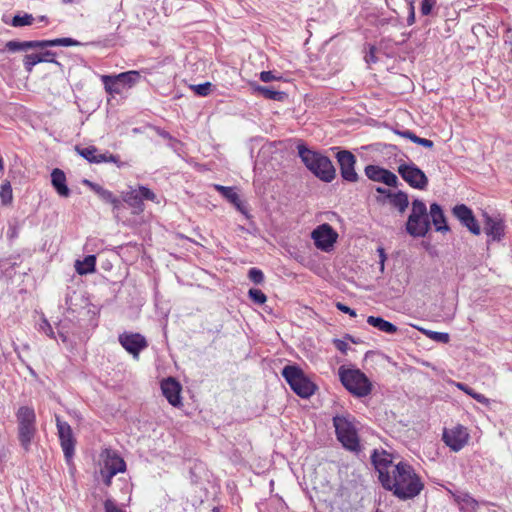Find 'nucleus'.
<instances>
[{
  "instance_id": "obj_1",
  "label": "nucleus",
  "mask_w": 512,
  "mask_h": 512,
  "mask_svg": "<svg viewBox=\"0 0 512 512\" xmlns=\"http://www.w3.org/2000/svg\"><path fill=\"white\" fill-rule=\"evenodd\" d=\"M382 486L401 500L412 499L420 494L424 484L414 469L405 462H399L391 474L381 482Z\"/></svg>"
},
{
  "instance_id": "obj_2",
  "label": "nucleus",
  "mask_w": 512,
  "mask_h": 512,
  "mask_svg": "<svg viewBox=\"0 0 512 512\" xmlns=\"http://www.w3.org/2000/svg\"><path fill=\"white\" fill-rule=\"evenodd\" d=\"M297 149L301 161L315 177L327 183L334 180L336 170L327 156L307 148L304 144H299Z\"/></svg>"
},
{
  "instance_id": "obj_3",
  "label": "nucleus",
  "mask_w": 512,
  "mask_h": 512,
  "mask_svg": "<svg viewBox=\"0 0 512 512\" xmlns=\"http://www.w3.org/2000/svg\"><path fill=\"white\" fill-rule=\"evenodd\" d=\"M18 439L25 451L30 449L36 434V414L33 408L21 406L16 412Z\"/></svg>"
},
{
  "instance_id": "obj_4",
  "label": "nucleus",
  "mask_w": 512,
  "mask_h": 512,
  "mask_svg": "<svg viewBox=\"0 0 512 512\" xmlns=\"http://www.w3.org/2000/svg\"><path fill=\"white\" fill-rule=\"evenodd\" d=\"M339 377L344 387L357 397L370 394L372 384L367 376L359 369L339 368Z\"/></svg>"
},
{
  "instance_id": "obj_5",
  "label": "nucleus",
  "mask_w": 512,
  "mask_h": 512,
  "mask_svg": "<svg viewBox=\"0 0 512 512\" xmlns=\"http://www.w3.org/2000/svg\"><path fill=\"white\" fill-rule=\"evenodd\" d=\"M429 229L430 221L426 204L422 200L415 199L406 223V231L413 237H424Z\"/></svg>"
},
{
  "instance_id": "obj_6",
  "label": "nucleus",
  "mask_w": 512,
  "mask_h": 512,
  "mask_svg": "<svg viewBox=\"0 0 512 512\" xmlns=\"http://www.w3.org/2000/svg\"><path fill=\"white\" fill-rule=\"evenodd\" d=\"M337 439L342 445L350 451L360 450V442L357 434V428L353 419L346 416H335L333 418Z\"/></svg>"
},
{
  "instance_id": "obj_7",
  "label": "nucleus",
  "mask_w": 512,
  "mask_h": 512,
  "mask_svg": "<svg viewBox=\"0 0 512 512\" xmlns=\"http://www.w3.org/2000/svg\"><path fill=\"white\" fill-rule=\"evenodd\" d=\"M282 376L288 382L291 389L302 398H308L315 392V384L296 366H285L282 370Z\"/></svg>"
},
{
  "instance_id": "obj_8",
  "label": "nucleus",
  "mask_w": 512,
  "mask_h": 512,
  "mask_svg": "<svg viewBox=\"0 0 512 512\" xmlns=\"http://www.w3.org/2000/svg\"><path fill=\"white\" fill-rule=\"evenodd\" d=\"M100 475L106 486L111 485L113 476L117 473L124 472L126 469L125 461L111 449H104L101 454Z\"/></svg>"
},
{
  "instance_id": "obj_9",
  "label": "nucleus",
  "mask_w": 512,
  "mask_h": 512,
  "mask_svg": "<svg viewBox=\"0 0 512 512\" xmlns=\"http://www.w3.org/2000/svg\"><path fill=\"white\" fill-rule=\"evenodd\" d=\"M397 172L412 188L424 190L428 185L426 174L412 161H402L397 168Z\"/></svg>"
},
{
  "instance_id": "obj_10",
  "label": "nucleus",
  "mask_w": 512,
  "mask_h": 512,
  "mask_svg": "<svg viewBox=\"0 0 512 512\" xmlns=\"http://www.w3.org/2000/svg\"><path fill=\"white\" fill-rule=\"evenodd\" d=\"M143 200L156 202V194L145 186H139L123 193V201L133 209L134 214H140L144 211Z\"/></svg>"
},
{
  "instance_id": "obj_11",
  "label": "nucleus",
  "mask_w": 512,
  "mask_h": 512,
  "mask_svg": "<svg viewBox=\"0 0 512 512\" xmlns=\"http://www.w3.org/2000/svg\"><path fill=\"white\" fill-rule=\"evenodd\" d=\"M55 421L65 460L70 464L74 456L76 444L72 428L67 422L62 421L59 416H55Z\"/></svg>"
},
{
  "instance_id": "obj_12",
  "label": "nucleus",
  "mask_w": 512,
  "mask_h": 512,
  "mask_svg": "<svg viewBox=\"0 0 512 512\" xmlns=\"http://www.w3.org/2000/svg\"><path fill=\"white\" fill-rule=\"evenodd\" d=\"M444 443L454 452L462 450L470 439L468 429L463 425L445 428L442 437Z\"/></svg>"
},
{
  "instance_id": "obj_13",
  "label": "nucleus",
  "mask_w": 512,
  "mask_h": 512,
  "mask_svg": "<svg viewBox=\"0 0 512 512\" xmlns=\"http://www.w3.org/2000/svg\"><path fill=\"white\" fill-rule=\"evenodd\" d=\"M311 237L318 249L328 252L336 243L338 234L331 225L324 223L312 231Z\"/></svg>"
},
{
  "instance_id": "obj_14",
  "label": "nucleus",
  "mask_w": 512,
  "mask_h": 512,
  "mask_svg": "<svg viewBox=\"0 0 512 512\" xmlns=\"http://www.w3.org/2000/svg\"><path fill=\"white\" fill-rule=\"evenodd\" d=\"M118 340L121 346L136 360L139 359L140 352L148 346L145 337L139 333L124 332L119 335Z\"/></svg>"
},
{
  "instance_id": "obj_15",
  "label": "nucleus",
  "mask_w": 512,
  "mask_h": 512,
  "mask_svg": "<svg viewBox=\"0 0 512 512\" xmlns=\"http://www.w3.org/2000/svg\"><path fill=\"white\" fill-rule=\"evenodd\" d=\"M337 161L340 165L342 178L349 182H356L358 174L355 171V156L350 151L342 150L337 153Z\"/></svg>"
},
{
  "instance_id": "obj_16",
  "label": "nucleus",
  "mask_w": 512,
  "mask_h": 512,
  "mask_svg": "<svg viewBox=\"0 0 512 512\" xmlns=\"http://www.w3.org/2000/svg\"><path fill=\"white\" fill-rule=\"evenodd\" d=\"M371 460L376 471L378 472V478L380 482H382L385 477H388V475L393 471V468L396 466V464L393 463L391 454L384 450H375L371 456Z\"/></svg>"
},
{
  "instance_id": "obj_17",
  "label": "nucleus",
  "mask_w": 512,
  "mask_h": 512,
  "mask_svg": "<svg viewBox=\"0 0 512 512\" xmlns=\"http://www.w3.org/2000/svg\"><path fill=\"white\" fill-rule=\"evenodd\" d=\"M453 215L474 235L481 233L480 226L475 219L472 210L464 204L456 205L452 210Z\"/></svg>"
},
{
  "instance_id": "obj_18",
  "label": "nucleus",
  "mask_w": 512,
  "mask_h": 512,
  "mask_svg": "<svg viewBox=\"0 0 512 512\" xmlns=\"http://www.w3.org/2000/svg\"><path fill=\"white\" fill-rule=\"evenodd\" d=\"M365 174L372 181L381 182L390 187L398 185V177L394 173L377 165L366 166Z\"/></svg>"
},
{
  "instance_id": "obj_19",
  "label": "nucleus",
  "mask_w": 512,
  "mask_h": 512,
  "mask_svg": "<svg viewBox=\"0 0 512 512\" xmlns=\"http://www.w3.org/2000/svg\"><path fill=\"white\" fill-rule=\"evenodd\" d=\"M484 231L489 238V241H500L504 236V223L498 217H492L484 214Z\"/></svg>"
},
{
  "instance_id": "obj_20",
  "label": "nucleus",
  "mask_w": 512,
  "mask_h": 512,
  "mask_svg": "<svg viewBox=\"0 0 512 512\" xmlns=\"http://www.w3.org/2000/svg\"><path fill=\"white\" fill-rule=\"evenodd\" d=\"M76 151L86 160L91 163H103V162H114L118 161V157L109 153H100L94 146L85 148L76 147Z\"/></svg>"
},
{
  "instance_id": "obj_21",
  "label": "nucleus",
  "mask_w": 512,
  "mask_h": 512,
  "mask_svg": "<svg viewBox=\"0 0 512 512\" xmlns=\"http://www.w3.org/2000/svg\"><path fill=\"white\" fill-rule=\"evenodd\" d=\"M161 389L163 395L166 397V399L171 405L178 406L179 404H181V386L175 379L167 378L163 380L161 383Z\"/></svg>"
},
{
  "instance_id": "obj_22",
  "label": "nucleus",
  "mask_w": 512,
  "mask_h": 512,
  "mask_svg": "<svg viewBox=\"0 0 512 512\" xmlns=\"http://www.w3.org/2000/svg\"><path fill=\"white\" fill-rule=\"evenodd\" d=\"M51 183H52V186L57 191L59 196L65 197V198L69 197L70 189L68 188V186L66 184V176L62 170L55 168L52 171Z\"/></svg>"
},
{
  "instance_id": "obj_23",
  "label": "nucleus",
  "mask_w": 512,
  "mask_h": 512,
  "mask_svg": "<svg viewBox=\"0 0 512 512\" xmlns=\"http://www.w3.org/2000/svg\"><path fill=\"white\" fill-rule=\"evenodd\" d=\"M428 215L431 217L432 223L435 226L436 231H449V226L446 223V218L440 205H438L437 203H432L430 205V212Z\"/></svg>"
},
{
  "instance_id": "obj_24",
  "label": "nucleus",
  "mask_w": 512,
  "mask_h": 512,
  "mask_svg": "<svg viewBox=\"0 0 512 512\" xmlns=\"http://www.w3.org/2000/svg\"><path fill=\"white\" fill-rule=\"evenodd\" d=\"M450 493L462 511L474 512L477 510L478 502L470 494L466 492L454 493L451 491Z\"/></svg>"
},
{
  "instance_id": "obj_25",
  "label": "nucleus",
  "mask_w": 512,
  "mask_h": 512,
  "mask_svg": "<svg viewBox=\"0 0 512 512\" xmlns=\"http://www.w3.org/2000/svg\"><path fill=\"white\" fill-rule=\"evenodd\" d=\"M367 323L379 331L387 334H394L398 330V328L393 323L386 321L381 317L369 316L367 318Z\"/></svg>"
},
{
  "instance_id": "obj_26",
  "label": "nucleus",
  "mask_w": 512,
  "mask_h": 512,
  "mask_svg": "<svg viewBox=\"0 0 512 512\" xmlns=\"http://www.w3.org/2000/svg\"><path fill=\"white\" fill-rule=\"evenodd\" d=\"M251 86L255 92L262 95L266 99L283 101L287 97V94L285 92L277 91L269 87L260 86L255 83L251 84Z\"/></svg>"
},
{
  "instance_id": "obj_27",
  "label": "nucleus",
  "mask_w": 512,
  "mask_h": 512,
  "mask_svg": "<svg viewBox=\"0 0 512 512\" xmlns=\"http://www.w3.org/2000/svg\"><path fill=\"white\" fill-rule=\"evenodd\" d=\"M388 199L390 204L397 208L400 213L405 212L409 205L408 195L403 191L389 192Z\"/></svg>"
},
{
  "instance_id": "obj_28",
  "label": "nucleus",
  "mask_w": 512,
  "mask_h": 512,
  "mask_svg": "<svg viewBox=\"0 0 512 512\" xmlns=\"http://www.w3.org/2000/svg\"><path fill=\"white\" fill-rule=\"evenodd\" d=\"M6 48L10 52L27 51L29 49L41 48V41H8Z\"/></svg>"
},
{
  "instance_id": "obj_29",
  "label": "nucleus",
  "mask_w": 512,
  "mask_h": 512,
  "mask_svg": "<svg viewBox=\"0 0 512 512\" xmlns=\"http://www.w3.org/2000/svg\"><path fill=\"white\" fill-rule=\"evenodd\" d=\"M96 257L94 255H88L83 261H76L75 268L78 274L85 275L92 273L95 270Z\"/></svg>"
},
{
  "instance_id": "obj_30",
  "label": "nucleus",
  "mask_w": 512,
  "mask_h": 512,
  "mask_svg": "<svg viewBox=\"0 0 512 512\" xmlns=\"http://www.w3.org/2000/svg\"><path fill=\"white\" fill-rule=\"evenodd\" d=\"M215 189L222 194L223 197H225L228 201H230L232 204H234L238 210L242 211L241 209V201L232 187H226L222 185H215Z\"/></svg>"
},
{
  "instance_id": "obj_31",
  "label": "nucleus",
  "mask_w": 512,
  "mask_h": 512,
  "mask_svg": "<svg viewBox=\"0 0 512 512\" xmlns=\"http://www.w3.org/2000/svg\"><path fill=\"white\" fill-rule=\"evenodd\" d=\"M101 80L104 84L105 90L107 93L113 95V94H120L121 88H120V80L116 76H110V75H103L101 77Z\"/></svg>"
},
{
  "instance_id": "obj_32",
  "label": "nucleus",
  "mask_w": 512,
  "mask_h": 512,
  "mask_svg": "<svg viewBox=\"0 0 512 512\" xmlns=\"http://www.w3.org/2000/svg\"><path fill=\"white\" fill-rule=\"evenodd\" d=\"M78 42L72 38H57L53 40H42L41 41V48L44 47H53V46H75Z\"/></svg>"
},
{
  "instance_id": "obj_33",
  "label": "nucleus",
  "mask_w": 512,
  "mask_h": 512,
  "mask_svg": "<svg viewBox=\"0 0 512 512\" xmlns=\"http://www.w3.org/2000/svg\"><path fill=\"white\" fill-rule=\"evenodd\" d=\"M418 330L421 333H423L426 337H428L429 339L439 342V343L446 344L450 340L449 334L445 333V332H437V331H432V330H428V329H424V328H418Z\"/></svg>"
},
{
  "instance_id": "obj_34",
  "label": "nucleus",
  "mask_w": 512,
  "mask_h": 512,
  "mask_svg": "<svg viewBox=\"0 0 512 512\" xmlns=\"http://www.w3.org/2000/svg\"><path fill=\"white\" fill-rule=\"evenodd\" d=\"M84 184L89 186L104 202H107L108 200H111L112 192L103 188L102 186L93 183L89 180H85Z\"/></svg>"
},
{
  "instance_id": "obj_35",
  "label": "nucleus",
  "mask_w": 512,
  "mask_h": 512,
  "mask_svg": "<svg viewBox=\"0 0 512 512\" xmlns=\"http://www.w3.org/2000/svg\"><path fill=\"white\" fill-rule=\"evenodd\" d=\"M117 78L120 80L121 83L132 86L139 81L140 73L138 71L123 72L118 74Z\"/></svg>"
},
{
  "instance_id": "obj_36",
  "label": "nucleus",
  "mask_w": 512,
  "mask_h": 512,
  "mask_svg": "<svg viewBox=\"0 0 512 512\" xmlns=\"http://www.w3.org/2000/svg\"><path fill=\"white\" fill-rule=\"evenodd\" d=\"M34 21V18L31 14L25 13L24 15H15L12 19V26L14 27H22L31 25Z\"/></svg>"
},
{
  "instance_id": "obj_37",
  "label": "nucleus",
  "mask_w": 512,
  "mask_h": 512,
  "mask_svg": "<svg viewBox=\"0 0 512 512\" xmlns=\"http://www.w3.org/2000/svg\"><path fill=\"white\" fill-rule=\"evenodd\" d=\"M23 62H24V67H25L26 71L31 72L33 67L36 64L41 63V55H39V54L25 55Z\"/></svg>"
},
{
  "instance_id": "obj_38",
  "label": "nucleus",
  "mask_w": 512,
  "mask_h": 512,
  "mask_svg": "<svg viewBox=\"0 0 512 512\" xmlns=\"http://www.w3.org/2000/svg\"><path fill=\"white\" fill-rule=\"evenodd\" d=\"M0 197H1L2 204L7 205V204L11 203L13 196H12V188H11V185L9 182H6L1 186Z\"/></svg>"
},
{
  "instance_id": "obj_39",
  "label": "nucleus",
  "mask_w": 512,
  "mask_h": 512,
  "mask_svg": "<svg viewBox=\"0 0 512 512\" xmlns=\"http://www.w3.org/2000/svg\"><path fill=\"white\" fill-rule=\"evenodd\" d=\"M249 298L258 305H262L267 301L266 295L260 290L252 288L248 291Z\"/></svg>"
},
{
  "instance_id": "obj_40",
  "label": "nucleus",
  "mask_w": 512,
  "mask_h": 512,
  "mask_svg": "<svg viewBox=\"0 0 512 512\" xmlns=\"http://www.w3.org/2000/svg\"><path fill=\"white\" fill-rule=\"evenodd\" d=\"M104 512H126L118 503L112 499L107 498L103 502Z\"/></svg>"
},
{
  "instance_id": "obj_41",
  "label": "nucleus",
  "mask_w": 512,
  "mask_h": 512,
  "mask_svg": "<svg viewBox=\"0 0 512 512\" xmlns=\"http://www.w3.org/2000/svg\"><path fill=\"white\" fill-rule=\"evenodd\" d=\"M212 84L205 82L198 85H192L191 89L199 96H207L211 91Z\"/></svg>"
},
{
  "instance_id": "obj_42",
  "label": "nucleus",
  "mask_w": 512,
  "mask_h": 512,
  "mask_svg": "<svg viewBox=\"0 0 512 512\" xmlns=\"http://www.w3.org/2000/svg\"><path fill=\"white\" fill-rule=\"evenodd\" d=\"M249 279L255 284H261L264 281V274L257 268H251L248 272Z\"/></svg>"
},
{
  "instance_id": "obj_43",
  "label": "nucleus",
  "mask_w": 512,
  "mask_h": 512,
  "mask_svg": "<svg viewBox=\"0 0 512 512\" xmlns=\"http://www.w3.org/2000/svg\"><path fill=\"white\" fill-rule=\"evenodd\" d=\"M437 0H422L421 2V13L422 15H429L436 5Z\"/></svg>"
},
{
  "instance_id": "obj_44",
  "label": "nucleus",
  "mask_w": 512,
  "mask_h": 512,
  "mask_svg": "<svg viewBox=\"0 0 512 512\" xmlns=\"http://www.w3.org/2000/svg\"><path fill=\"white\" fill-rule=\"evenodd\" d=\"M336 307H337L338 310H340L343 313H346V314L350 315L351 317H356L357 316L355 310L351 309L350 307L346 306L345 304H343L341 302H337L336 303Z\"/></svg>"
},
{
  "instance_id": "obj_45",
  "label": "nucleus",
  "mask_w": 512,
  "mask_h": 512,
  "mask_svg": "<svg viewBox=\"0 0 512 512\" xmlns=\"http://www.w3.org/2000/svg\"><path fill=\"white\" fill-rule=\"evenodd\" d=\"M40 329L49 337L55 338L53 329L47 320H43V322L40 325Z\"/></svg>"
},
{
  "instance_id": "obj_46",
  "label": "nucleus",
  "mask_w": 512,
  "mask_h": 512,
  "mask_svg": "<svg viewBox=\"0 0 512 512\" xmlns=\"http://www.w3.org/2000/svg\"><path fill=\"white\" fill-rule=\"evenodd\" d=\"M278 79L271 71H262L260 73V80L263 82H271Z\"/></svg>"
},
{
  "instance_id": "obj_47",
  "label": "nucleus",
  "mask_w": 512,
  "mask_h": 512,
  "mask_svg": "<svg viewBox=\"0 0 512 512\" xmlns=\"http://www.w3.org/2000/svg\"><path fill=\"white\" fill-rule=\"evenodd\" d=\"M395 133L400 135V136H402V137H404V138H407V139L411 140L412 142H415V140L417 139V135L414 134L410 130H404V131L396 130Z\"/></svg>"
},
{
  "instance_id": "obj_48",
  "label": "nucleus",
  "mask_w": 512,
  "mask_h": 512,
  "mask_svg": "<svg viewBox=\"0 0 512 512\" xmlns=\"http://www.w3.org/2000/svg\"><path fill=\"white\" fill-rule=\"evenodd\" d=\"M414 143H416L418 145H421V146H423L425 148H429V149L434 146L433 141H431L429 139H426V138H421V137H418V136H417V139L415 140Z\"/></svg>"
},
{
  "instance_id": "obj_49",
  "label": "nucleus",
  "mask_w": 512,
  "mask_h": 512,
  "mask_svg": "<svg viewBox=\"0 0 512 512\" xmlns=\"http://www.w3.org/2000/svg\"><path fill=\"white\" fill-rule=\"evenodd\" d=\"M471 397L481 404L487 405L489 403L488 398H486L483 394L477 393L475 391L471 393Z\"/></svg>"
},
{
  "instance_id": "obj_50",
  "label": "nucleus",
  "mask_w": 512,
  "mask_h": 512,
  "mask_svg": "<svg viewBox=\"0 0 512 512\" xmlns=\"http://www.w3.org/2000/svg\"><path fill=\"white\" fill-rule=\"evenodd\" d=\"M471 397L481 404L487 405L489 403L488 398H486L483 394L477 393L475 391L471 393Z\"/></svg>"
},
{
  "instance_id": "obj_51",
  "label": "nucleus",
  "mask_w": 512,
  "mask_h": 512,
  "mask_svg": "<svg viewBox=\"0 0 512 512\" xmlns=\"http://www.w3.org/2000/svg\"><path fill=\"white\" fill-rule=\"evenodd\" d=\"M40 55H41V62H51V63L56 62L53 58L54 53H52L51 51H46L44 53H41Z\"/></svg>"
},
{
  "instance_id": "obj_52",
  "label": "nucleus",
  "mask_w": 512,
  "mask_h": 512,
  "mask_svg": "<svg viewBox=\"0 0 512 512\" xmlns=\"http://www.w3.org/2000/svg\"><path fill=\"white\" fill-rule=\"evenodd\" d=\"M453 384L460 390H462L463 392H465L466 394H468L469 396H471V393H473V389L468 387L466 384L464 383H461V382H453Z\"/></svg>"
},
{
  "instance_id": "obj_53",
  "label": "nucleus",
  "mask_w": 512,
  "mask_h": 512,
  "mask_svg": "<svg viewBox=\"0 0 512 512\" xmlns=\"http://www.w3.org/2000/svg\"><path fill=\"white\" fill-rule=\"evenodd\" d=\"M377 252L379 253V258H380V270L383 271L384 266H385V260H386L385 250H384V248L379 247L377 249Z\"/></svg>"
},
{
  "instance_id": "obj_54",
  "label": "nucleus",
  "mask_w": 512,
  "mask_h": 512,
  "mask_svg": "<svg viewBox=\"0 0 512 512\" xmlns=\"http://www.w3.org/2000/svg\"><path fill=\"white\" fill-rule=\"evenodd\" d=\"M334 343H335L336 348H337L338 350H340L341 352L345 353V352L347 351V349H348V344H347L345 341H343V340H339V339H336V340L334 341Z\"/></svg>"
},
{
  "instance_id": "obj_55",
  "label": "nucleus",
  "mask_w": 512,
  "mask_h": 512,
  "mask_svg": "<svg viewBox=\"0 0 512 512\" xmlns=\"http://www.w3.org/2000/svg\"><path fill=\"white\" fill-rule=\"evenodd\" d=\"M107 203L112 204L114 209H119V208H120V206H121V201H120V199H118V198H117L116 196H114L113 194H112V196H111V200H108V201H107Z\"/></svg>"
},
{
  "instance_id": "obj_56",
  "label": "nucleus",
  "mask_w": 512,
  "mask_h": 512,
  "mask_svg": "<svg viewBox=\"0 0 512 512\" xmlns=\"http://www.w3.org/2000/svg\"><path fill=\"white\" fill-rule=\"evenodd\" d=\"M407 22L409 25H412L415 22V12H414V7L412 5L410 8V14L407 18Z\"/></svg>"
},
{
  "instance_id": "obj_57",
  "label": "nucleus",
  "mask_w": 512,
  "mask_h": 512,
  "mask_svg": "<svg viewBox=\"0 0 512 512\" xmlns=\"http://www.w3.org/2000/svg\"><path fill=\"white\" fill-rule=\"evenodd\" d=\"M376 191L380 194H383L385 195L387 198H388V194L389 192H391L390 190L386 189V188H382V187H377L376 188Z\"/></svg>"
},
{
  "instance_id": "obj_58",
  "label": "nucleus",
  "mask_w": 512,
  "mask_h": 512,
  "mask_svg": "<svg viewBox=\"0 0 512 512\" xmlns=\"http://www.w3.org/2000/svg\"><path fill=\"white\" fill-rule=\"evenodd\" d=\"M8 233H9L10 238H14L17 236V230L15 227L10 228Z\"/></svg>"
},
{
  "instance_id": "obj_59",
  "label": "nucleus",
  "mask_w": 512,
  "mask_h": 512,
  "mask_svg": "<svg viewBox=\"0 0 512 512\" xmlns=\"http://www.w3.org/2000/svg\"><path fill=\"white\" fill-rule=\"evenodd\" d=\"M3 168H4V167H3V162H2V159L0 158V171H2V170H3Z\"/></svg>"
},
{
  "instance_id": "obj_60",
  "label": "nucleus",
  "mask_w": 512,
  "mask_h": 512,
  "mask_svg": "<svg viewBox=\"0 0 512 512\" xmlns=\"http://www.w3.org/2000/svg\"><path fill=\"white\" fill-rule=\"evenodd\" d=\"M63 3H71L73 0H62Z\"/></svg>"
},
{
  "instance_id": "obj_61",
  "label": "nucleus",
  "mask_w": 512,
  "mask_h": 512,
  "mask_svg": "<svg viewBox=\"0 0 512 512\" xmlns=\"http://www.w3.org/2000/svg\"><path fill=\"white\" fill-rule=\"evenodd\" d=\"M40 20H41V21H44V20H46V17H45V16H41V17H40Z\"/></svg>"
}]
</instances>
